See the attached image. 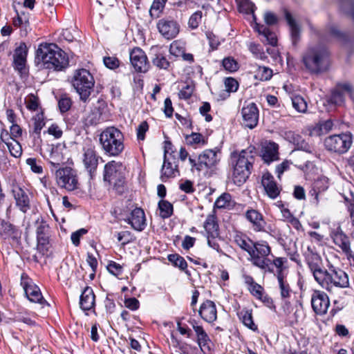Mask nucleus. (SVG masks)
Listing matches in <instances>:
<instances>
[{
	"label": "nucleus",
	"mask_w": 354,
	"mask_h": 354,
	"mask_svg": "<svg viewBox=\"0 0 354 354\" xmlns=\"http://www.w3.org/2000/svg\"><path fill=\"white\" fill-rule=\"evenodd\" d=\"M196 342L200 347L201 351L204 354H212L213 350V343L209 335L203 329L196 334Z\"/></svg>",
	"instance_id": "obj_35"
},
{
	"label": "nucleus",
	"mask_w": 354,
	"mask_h": 354,
	"mask_svg": "<svg viewBox=\"0 0 354 354\" xmlns=\"http://www.w3.org/2000/svg\"><path fill=\"white\" fill-rule=\"evenodd\" d=\"M130 62L136 71L145 73L148 71L147 57L140 48H135L131 51Z\"/></svg>",
	"instance_id": "obj_23"
},
{
	"label": "nucleus",
	"mask_w": 354,
	"mask_h": 354,
	"mask_svg": "<svg viewBox=\"0 0 354 354\" xmlns=\"http://www.w3.org/2000/svg\"><path fill=\"white\" fill-rule=\"evenodd\" d=\"M167 259L175 267L179 268L181 270L185 271L187 274L190 275L189 272L186 270L187 263L183 257L178 254H171L168 255Z\"/></svg>",
	"instance_id": "obj_46"
},
{
	"label": "nucleus",
	"mask_w": 354,
	"mask_h": 354,
	"mask_svg": "<svg viewBox=\"0 0 354 354\" xmlns=\"http://www.w3.org/2000/svg\"><path fill=\"white\" fill-rule=\"evenodd\" d=\"M243 324L253 331L258 330L257 326L253 321L252 310H242L239 314Z\"/></svg>",
	"instance_id": "obj_43"
},
{
	"label": "nucleus",
	"mask_w": 354,
	"mask_h": 354,
	"mask_svg": "<svg viewBox=\"0 0 354 354\" xmlns=\"http://www.w3.org/2000/svg\"><path fill=\"white\" fill-rule=\"evenodd\" d=\"M165 7V3L158 0H153V2L149 10V15L153 19L158 18L162 12Z\"/></svg>",
	"instance_id": "obj_49"
},
{
	"label": "nucleus",
	"mask_w": 354,
	"mask_h": 354,
	"mask_svg": "<svg viewBox=\"0 0 354 354\" xmlns=\"http://www.w3.org/2000/svg\"><path fill=\"white\" fill-rule=\"evenodd\" d=\"M218 151L217 148L205 149L198 156L197 158L189 157V162L192 167L191 170L206 174L209 170L214 169L220 160L217 154Z\"/></svg>",
	"instance_id": "obj_8"
},
{
	"label": "nucleus",
	"mask_w": 354,
	"mask_h": 354,
	"mask_svg": "<svg viewBox=\"0 0 354 354\" xmlns=\"http://www.w3.org/2000/svg\"><path fill=\"white\" fill-rule=\"evenodd\" d=\"M245 218L252 224V227L255 232L265 231L266 222L263 216L257 210L254 209H248L245 214Z\"/></svg>",
	"instance_id": "obj_31"
},
{
	"label": "nucleus",
	"mask_w": 354,
	"mask_h": 354,
	"mask_svg": "<svg viewBox=\"0 0 354 354\" xmlns=\"http://www.w3.org/2000/svg\"><path fill=\"white\" fill-rule=\"evenodd\" d=\"M99 156L95 147L88 146L83 148L82 162L85 169L88 172L91 178H93L98 165Z\"/></svg>",
	"instance_id": "obj_18"
},
{
	"label": "nucleus",
	"mask_w": 354,
	"mask_h": 354,
	"mask_svg": "<svg viewBox=\"0 0 354 354\" xmlns=\"http://www.w3.org/2000/svg\"><path fill=\"white\" fill-rule=\"evenodd\" d=\"M26 163L30 167L32 172L35 174H41L43 172L42 166L35 158H28L26 160Z\"/></svg>",
	"instance_id": "obj_60"
},
{
	"label": "nucleus",
	"mask_w": 354,
	"mask_h": 354,
	"mask_svg": "<svg viewBox=\"0 0 354 354\" xmlns=\"http://www.w3.org/2000/svg\"><path fill=\"white\" fill-rule=\"evenodd\" d=\"M315 281L329 292H333L335 288H348L350 285L347 273L330 262H328L326 268Z\"/></svg>",
	"instance_id": "obj_3"
},
{
	"label": "nucleus",
	"mask_w": 354,
	"mask_h": 354,
	"mask_svg": "<svg viewBox=\"0 0 354 354\" xmlns=\"http://www.w3.org/2000/svg\"><path fill=\"white\" fill-rule=\"evenodd\" d=\"M234 241L241 249L246 252L248 254L250 253L252 246L254 243L249 237L243 234H236L234 236Z\"/></svg>",
	"instance_id": "obj_41"
},
{
	"label": "nucleus",
	"mask_w": 354,
	"mask_h": 354,
	"mask_svg": "<svg viewBox=\"0 0 354 354\" xmlns=\"http://www.w3.org/2000/svg\"><path fill=\"white\" fill-rule=\"evenodd\" d=\"M303 257L314 279H315L326 268L324 266L322 257L310 246H308L306 250L303 252Z\"/></svg>",
	"instance_id": "obj_13"
},
{
	"label": "nucleus",
	"mask_w": 354,
	"mask_h": 354,
	"mask_svg": "<svg viewBox=\"0 0 354 354\" xmlns=\"http://www.w3.org/2000/svg\"><path fill=\"white\" fill-rule=\"evenodd\" d=\"M204 228L207 234L210 235L212 238H216L218 236V225L214 215L209 214L207 216L204 223Z\"/></svg>",
	"instance_id": "obj_39"
},
{
	"label": "nucleus",
	"mask_w": 354,
	"mask_h": 354,
	"mask_svg": "<svg viewBox=\"0 0 354 354\" xmlns=\"http://www.w3.org/2000/svg\"><path fill=\"white\" fill-rule=\"evenodd\" d=\"M222 65L224 68L230 72H235L239 69V64L234 58L232 57H227L223 59Z\"/></svg>",
	"instance_id": "obj_53"
},
{
	"label": "nucleus",
	"mask_w": 354,
	"mask_h": 354,
	"mask_svg": "<svg viewBox=\"0 0 354 354\" xmlns=\"http://www.w3.org/2000/svg\"><path fill=\"white\" fill-rule=\"evenodd\" d=\"M22 232L19 227L10 222L0 219V237L4 240H12L19 243L21 238Z\"/></svg>",
	"instance_id": "obj_22"
},
{
	"label": "nucleus",
	"mask_w": 354,
	"mask_h": 354,
	"mask_svg": "<svg viewBox=\"0 0 354 354\" xmlns=\"http://www.w3.org/2000/svg\"><path fill=\"white\" fill-rule=\"evenodd\" d=\"M37 59L45 68L61 71L68 66L66 53L55 44H41L36 51Z\"/></svg>",
	"instance_id": "obj_1"
},
{
	"label": "nucleus",
	"mask_w": 354,
	"mask_h": 354,
	"mask_svg": "<svg viewBox=\"0 0 354 354\" xmlns=\"http://www.w3.org/2000/svg\"><path fill=\"white\" fill-rule=\"evenodd\" d=\"M124 221L130 224L133 229L138 232L144 230L147 225L145 212L140 207L133 209L129 217Z\"/></svg>",
	"instance_id": "obj_28"
},
{
	"label": "nucleus",
	"mask_w": 354,
	"mask_h": 354,
	"mask_svg": "<svg viewBox=\"0 0 354 354\" xmlns=\"http://www.w3.org/2000/svg\"><path fill=\"white\" fill-rule=\"evenodd\" d=\"M271 248L266 241L254 242L249 254L250 261L253 266L261 269L264 273H274L272 260L269 258Z\"/></svg>",
	"instance_id": "obj_6"
},
{
	"label": "nucleus",
	"mask_w": 354,
	"mask_h": 354,
	"mask_svg": "<svg viewBox=\"0 0 354 354\" xmlns=\"http://www.w3.org/2000/svg\"><path fill=\"white\" fill-rule=\"evenodd\" d=\"M151 51L152 53L151 60L153 66L159 70L169 71L172 64L165 53L158 47H152Z\"/></svg>",
	"instance_id": "obj_29"
},
{
	"label": "nucleus",
	"mask_w": 354,
	"mask_h": 354,
	"mask_svg": "<svg viewBox=\"0 0 354 354\" xmlns=\"http://www.w3.org/2000/svg\"><path fill=\"white\" fill-rule=\"evenodd\" d=\"M107 270L115 276L120 275L123 271L122 266L113 261H110L108 264Z\"/></svg>",
	"instance_id": "obj_63"
},
{
	"label": "nucleus",
	"mask_w": 354,
	"mask_h": 354,
	"mask_svg": "<svg viewBox=\"0 0 354 354\" xmlns=\"http://www.w3.org/2000/svg\"><path fill=\"white\" fill-rule=\"evenodd\" d=\"M257 30L260 35H262L266 39V41L269 44L273 46L277 45V36L268 27L265 25L257 24Z\"/></svg>",
	"instance_id": "obj_42"
},
{
	"label": "nucleus",
	"mask_w": 354,
	"mask_h": 354,
	"mask_svg": "<svg viewBox=\"0 0 354 354\" xmlns=\"http://www.w3.org/2000/svg\"><path fill=\"white\" fill-rule=\"evenodd\" d=\"M292 106L299 113H305L307 110V103L300 95H296L292 98Z\"/></svg>",
	"instance_id": "obj_52"
},
{
	"label": "nucleus",
	"mask_w": 354,
	"mask_h": 354,
	"mask_svg": "<svg viewBox=\"0 0 354 354\" xmlns=\"http://www.w3.org/2000/svg\"><path fill=\"white\" fill-rule=\"evenodd\" d=\"M353 142L351 133L335 134L325 138L324 144L328 151L342 154L348 151Z\"/></svg>",
	"instance_id": "obj_11"
},
{
	"label": "nucleus",
	"mask_w": 354,
	"mask_h": 354,
	"mask_svg": "<svg viewBox=\"0 0 354 354\" xmlns=\"http://www.w3.org/2000/svg\"><path fill=\"white\" fill-rule=\"evenodd\" d=\"M34 125H33V131L31 133V136H33L35 140V145H39L41 142V131L45 126L44 117L42 113L37 114L34 118Z\"/></svg>",
	"instance_id": "obj_36"
},
{
	"label": "nucleus",
	"mask_w": 354,
	"mask_h": 354,
	"mask_svg": "<svg viewBox=\"0 0 354 354\" xmlns=\"http://www.w3.org/2000/svg\"><path fill=\"white\" fill-rule=\"evenodd\" d=\"M28 49L25 43H20L13 53V61L12 66L15 71L21 77H26L28 74V67L27 66Z\"/></svg>",
	"instance_id": "obj_14"
},
{
	"label": "nucleus",
	"mask_w": 354,
	"mask_h": 354,
	"mask_svg": "<svg viewBox=\"0 0 354 354\" xmlns=\"http://www.w3.org/2000/svg\"><path fill=\"white\" fill-rule=\"evenodd\" d=\"M330 237L333 240V243L337 246L344 254H350V251L351 250L350 239L348 235L344 232L339 225H338L337 227L330 230Z\"/></svg>",
	"instance_id": "obj_19"
},
{
	"label": "nucleus",
	"mask_w": 354,
	"mask_h": 354,
	"mask_svg": "<svg viewBox=\"0 0 354 354\" xmlns=\"http://www.w3.org/2000/svg\"><path fill=\"white\" fill-rule=\"evenodd\" d=\"M12 192L15 201L16 206L24 213L30 209V199L28 192L19 185H13Z\"/></svg>",
	"instance_id": "obj_25"
},
{
	"label": "nucleus",
	"mask_w": 354,
	"mask_h": 354,
	"mask_svg": "<svg viewBox=\"0 0 354 354\" xmlns=\"http://www.w3.org/2000/svg\"><path fill=\"white\" fill-rule=\"evenodd\" d=\"M199 316L205 322L212 324L217 319V309L214 301L207 299L201 304L198 310Z\"/></svg>",
	"instance_id": "obj_27"
},
{
	"label": "nucleus",
	"mask_w": 354,
	"mask_h": 354,
	"mask_svg": "<svg viewBox=\"0 0 354 354\" xmlns=\"http://www.w3.org/2000/svg\"><path fill=\"white\" fill-rule=\"evenodd\" d=\"M286 19L290 26V34L294 44L299 39L300 29L291 14L286 11L285 13Z\"/></svg>",
	"instance_id": "obj_45"
},
{
	"label": "nucleus",
	"mask_w": 354,
	"mask_h": 354,
	"mask_svg": "<svg viewBox=\"0 0 354 354\" xmlns=\"http://www.w3.org/2000/svg\"><path fill=\"white\" fill-rule=\"evenodd\" d=\"M158 209L160 211V216L162 218H169L174 212L173 205L166 200H160L159 201Z\"/></svg>",
	"instance_id": "obj_47"
},
{
	"label": "nucleus",
	"mask_w": 354,
	"mask_h": 354,
	"mask_svg": "<svg viewBox=\"0 0 354 354\" xmlns=\"http://www.w3.org/2000/svg\"><path fill=\"white\" fill-rule=\"evenodd\" d=\"M234 202L229 193H223L215 201L214 206L218 209H230L233 207Z\"/></svg>",
	"instance_id": "obj_44"
},
{
	"label": "nucleus",
	"mask_w": 354,
	"mask_h": 354,
	"mask_svg": "<svg viewBox=\"0 0 354 354\" xmlns=\"http://www.w3.org/2000/svg\"><path fill=\"white\" fill-rule=\"evenodd\" d=\"M104 64L106 66V67L113 70L119 67L120 61L115 57H104Z\"/></svg>",
	"instance_id": "obj_64"
},
{
	"label": "nucleus",
	"mask_w": 354,
	"mask_h": 354,
	"mask_svg": "<svg viewBox=\"0 0 354 354\" xmlns=\"http://www.w3.org/2000/svg\"><path fill=\"white\" fill-rule=\"evenodd\" d=\"M49 148L50 163L56 167L64 163L65 158L63 151L66 150L65 145L62 143H57V145H52Z\"/></svg>",
	"instance_id": "obj_33"
},
{
	"label": "nucleus",
	"mask_w": 354,
	"mask_h": 354,
	"mask_svg": "<svg viewBox=\"0 0 354 354\" xmlns=\"http://www.w3.org/2000/svg\"><path fill=\"white\" fill-rule=\"evenodd\" d=\"M203 13L201 10H198L193 13L189 19V26L192 29H196L198 27L202 20Z\"/></svg>",
	"instance_id": "obj_56"
},
{
	"label": "nucleus",
	"mask_w": 354,
	"mask_h": 354,
	"mask_svg": "<svg viewBox=\"0 0 354 354\" xmlns=\"http://www.w3.org/2000/svg\"><path fill=\"white\" fill-rule=\"evenodd\" d=\"M49 225L41 221L37 228V240L38 245L46 246L49 243Z\"/></svg>",
	"instance_id": "obj_37"
},
{
	"label": "nucleus",
	"mask_w": 354,
	"mask_h": 354,
	"mask_svg": "<svg viewBox=\"0 0 354 354\" xmlns=\"http://www.w3.org/2000/svg\"><path fill=\"white\" fill-rule=\"evenodd\" d=\"M273 257V266L276 268L277 270L274 276L277 278L278 287L280 292V296L282 299L286 300L291 297L292 290L287 279L288 272L286 271V266L285 264L288 262L286 257Z\"/></svg>",
	"instance_id": "obj_9"
},
{
	"label": "nucleus",
	"mask_w": 354,
	"mask_h": 354,
	"mask_svg": "<svg viewBox=\"0 0 354 354\" xmlns=\"http://www.w3.org/2000/svg\"><path fill=\"white\" fill-rule=\"evenodd\" d=\"M302 62L310 73L319 75L329 68V53L324 47L309 48L303 55Z\"/></svg>",
	"instance_id": "obj_4"
},
{
	"label": "nucleus",
	"mask_w": 354,
	"mask_h": 354,
	"mask_svg": "<svg viewBox=\"0 0 354 354\" xmlns=\"http://www.w3.org/2000/svg\"><path fill=\"white\" fill-rule=\"evenodd\" d=\"M283 138L290 143L293 144L297 149L311 153L314 149L299 133L293 131H286L283 133Z\"/></svg>",
	"instance_id": "obj_30"
},
{
	"label": "nucleus",
	"mask_w": 354,
	"mask_h": 354,
	"mask_svg": "<svg viewBox=\"0 0 354 354\" xmlns=\"http://www.w3.org/2000/svg\"><path fill=\"white\" fill-rule=\"evenodd\" d=\"M249 50L256 57V58L261 60L267 59V55L261 45L255 43H250L249 45Z\"/></svg>",
	"instance_id": "obj_54"
},
{
	"label": "nucleus",
	"mask_w": 354,
	"mask_h": 354,
	"mask_svg": "<svg viewBox=\"0 0 354 354\" xmlns=\"http://www.w3.org/2000/svg\"><path fill=\"white\" fill-rule=\"evenodd\" d=\"M329 187V180L326 176H320L315 180L313 185V189L310 191L312 195H315L317 203H319L318 196L320 193L325 192Z\"/></svg>",
	"instance_id": "obj_38"
},
{
	"label": "nucleus",
	"mask_w": 354,
	"mask_h": 354,
	"mask_svg": "<svg viewBox=\"0 0 354 354\" xmlns=\"http://www.w3.org/2000/svg\"><path fill=\"white\" fill-rule=\"evenodd\" d=\"M261 184L266 194L271 199H275L279 196L281 188L277 183L273 176L269 172L263 174Z\"/></svg>",
	"instance_id": "obj_26"
},
{
	"label": "nucleus",
	"mask_w": 354,
	"mask_h": 354,
	"mask_svg": "<svg viewBox=\"0 0 354 354\" xmlns=\"http://www.w3.org/2000/svg\"><path fill=\"white\" fill-rule=\"evenodd\" d=\"M243 125L249 129H254L259 121V109L254 102L250 103L241 109Z\"/></svg>",
	"instance_id": "obj_21"
},
{
	"label": "nucleus",
	"mask_w": 354,
	"mask_h": 354,
	"mask_svg": "<svg viewBox=\"0 0 354 354\" xmlns=\"http://www.w3.org/2000/svg\"><path fill=\"white\" fill-rule=\"evenodd\" d=\"M261 157L264 162L270 164L279 160V145L274 142L266 143L261 149Z\"/></svg>",
	"instance_id": "obj_32"
},
{
	"label": "nucleus",
	"mask_w": 354,
	"mask_h": 354,
	"mask_svg": "<svg viewBox=\"0 0 354 354\" xmlns=\"http://www.w3.org/2000/svg\"><path fill=\"white\" fill-rule=\"evenodd\" d=\"M157 28L167 39H172L176 37L180 30L178 24L176 21L169 19H160L157 24Z\"/></svg>",
	"instance_id": "obj_20"
},
{
	"label": "nucleus",
	"mask_w": 354,
	"mask_h": 354,
	"mask_svg": "<svg viewBox=\"0 0 354 354\" xmlns=\"http://www.w3.org/2000/svg\"><path fill=\"white\" fill-rule=\"evenodd\" d=\"M56 180L59 186L68 191H73L78 187L76 171L69 167L58 169L55 172Z\"/></svg>",
	"instance_id": "obj_12"
},
{
	"label": "nucleus",
	"mask_w": 354,
	"mask_h": 354,
	"mask_svg": "<svg viewBox=\"0 0 354 354\" xmlns=\"http://www.w3.org/2000/svg\"><path fill=\"white\" fill-rule=\"evenodd\" d=\"M72 106V100L67 94H62L58 100V106L61 113L67 112Z\"/></svg>",
	"instance_id": "obj_50"
},
{
	"label": "nucleus",
	"mask_w": 354,
	"mask_h": 354,
	"mask_svg": "<svg viewBox=\"0 0 354 354\" xmlns=\"http://www.w3.org/2000/svg\"><path fill=\"white\" fill-rule=\"evenodd\" d=\"M185 48L178 41H173L169 46V53L175 57H180L183 54Z\"/></svg>",
	"instance_id": "obj_57"
},
{
	"label": "nucleus",
	"mask_w": 354,
	"mask_h": 354,
	"mask_svg": "<svg viewBox=\"0 0 354 354\" xmlns=\"http://www.w3.org/2000/svg\"><path fill=\"white\" fill-rule=\"evenodd\" d=\"M239 6V10L245 14L254 12L255 6L250 0H236Z\"/></svg>",
	"instance_id": "obj_51"
},
{
	"label": "nucleus",
	"mask_w": 354,
	"mask_h": 354,
	"mask_svg": "<svg viewBox=\"0 0 354 354\" xmlns=\"http://www.w3.org/2000/svg\"><path fill=\"white\" fill-rule=\"evenodd\" d=\"M185 139L186 144L194 148L205 146L207 143V139L199 133H192L189 135H186Z\"/></svg>",
	"instance_id": "obj_40"
},
{
	"label": "nucleus",
	"mask_w": 354,
	"mask_h": 354,
	"mask_svg": "<svg viewBox=\"0 0 354 354\" xmlns=\"http://www.w3.org/2000/svg\"><path fill=\"white\" fill-rule=\"evenodd\" d=\"M21 284L23 286L27 298L34 303L44 305L46 301L44 299L39 288L34 284L26 274L21 276Z\"/></svg>",
	"instance_id": "obj_15"
},
{
	"label": "nucleus",
	"mask_w": 354,
	"mask_h": 354,
	"mask_svg": "<svg viewBox=\"0 0 354 354\" xmlns=\"http://www.w3.org/2000/svg\"><path fill=\"white\" fill-rule=\"evenodd\" d=\"M149 130V124L146 121L142 122L137 128V138L138 140L145 139V133Z\"/></svg>",
	"instance_id": "obj_62"
},
{
	"label": "nucleus",
	"mask_w": 354,
	"mask_h": 354,
	"mask_svg": "<svg viewBox=\"0 0 354 354\" xmlns=\"http://www.w3.org/2000/svg\"><path fill=\"white\" fill-rule=\"evenodd\" d=\"M95 295L92 288L86 286L80 295V305L84 311L91 310L95 306Z\"/></svg>",
	"instance_id": "obj_34"
},
{
	"label": "nucleus",
	"mask_w": 354,
	"mask_h": 354,
	"mask_svg": "<svg viewBox=\"0 0 354 354\" xmlns=\"http://www.w3.org/2000/svg\"><path fill=\"white\" fill-rule=\"evenodd\" d=\"M272 70L268 67L259 66L258 68V75L261 81H267L272 77Z\"/></svg>",
	"instance_id": "obj_59"
},
{
	"label": "nucleus",
	"mask_w": 354,
	"mask_h": 354,
	"mask_svg": "<svg viewBox=\"0 0 354 354\" xmlns=\"http://www.w3.org/2000/svg\"><path fill=\"white\" fill-rule=\"evenodd\" d=\"M100 143L106 155L118 156L124 150V136L114 127L106 128L100 135Z\"/></svg>",
	"instance_id": "obj_5"
},
{
	"label": "nucleus",
	"mask_w": 354,
	"mask_h": 354,
	"mask_svg": "<svg viewBox=\"0 0 354 354\" xmlns=\"http://www.w3.org/2000/svg\"><path fill=\"white\" fill-rule=\"evenodd\" d=\"M225 89L227 92H236L239 88V82L233 77H227L224 81Z\"/></svg>",
	"instance_id": "obj_58"
},
{
	"label": "nucleus",
	"mask_w": 354,
	"mask_h": 354,
	"mask_svg": "<svg viewBox=\"0 0 354 354\" xmlns=\"http://www.w3.org/2000/svg\"><path fill=\"white\" fill-rule=\"evenodd\" d=\"M6 146L8 147L11 156L15 158H19L21 156L22 153V149L18 141L12 140V142L7 143Z\"/></svg>",
	"instance_id": "obj_55"
},
{
	"label": "nucleus",
	"mask_w": 354,
	"mask_h": 354,
	"mask_svg": "<svg viewBox=\"0 0 354 354\" xmlns=\"http://www.w3.org/2000/svg\"><path fill=\"white\" fill-rule=\"evenodd\" d=\"M334 124L332 120H326L320 122L314 129V131L319 135L328 133L333 128Z\"/></svg>",
	"instance_id": "obj_48"
},
{
	"label": "nucleus",
	"mask_w": 354,
	"mask_h": 354,
	"mask_svg": "<svg viewBox=\"0 0 354 354\" xmlns=\"http://www.w3.org/2000/svg\"><path fill=\"white\" fill-rule=\"evenodd\" d=\"M310 301L313 311L319 315H325L330 306L329 297L328 295L322 290H314Z\"/></svg>",
	"instance_id": "obj_17"
},
{
	"label": "nucleus",
	"mask_w": 354,
	"mask_h": 354,
	"mask_svg": "<svg viewBox=\"0 0 354 354\" xmlns=\"http://www.w3.org/2000/svg\"><path fill=\"white\" fill-rule=\"evenodd\" d=\"M207 38L209 41V44L212 50H216L221 44L218 37L212 32H206Z\"/></svg>",
	"instance_id": "obj_61"
},
{
	"label": "nucleus",
	"mask_w": 354,
	"mask_h": 354,
	"mask_svg": "<svg viewBox=\"0 0 354 354\" xmlns=\"http://www.w3.org/2000/svg\"><path fill=\"white\" fill-rule=\"evenodd\" d=\"M71 83L79 94L80 100L86 102L93 91L95 85L94 78L90 71L85 68L75 70Z\"/></svg>",
	"instance_id": "obj_7"
},
{
	"label": "nucleus",
	"mask_w": 354,
	"mask_h": 354,
	"mask_svg": "<svg viewBox=\"0 0 354 354\" xmlns=\"http://www.w3.org/2000/svg\"><path fill=\"white\" fill-rule=\"evenodd\" d=\"M353 97V87L349 83L337 84L332 91L329 102L337 106H341L344 102L345 95Z\"/></svg>",
	"instance_id": "obj_24"
},
{
	"label": "nucleus",
	"mask_w": 354,
	"mask_h": 354,
	"mask_svg": "<svg viewBox=\"0 0 354 354\" xmlns=\"http://www.w3.org/2000/svg\"><path fill=\"white\" fill-rule=\"evenodd\" d=\"M254 156L252 151L243 149L233 151L230 155V165L232 168V179L238 186L246 182L253 170Z\"/></svg>",
	"instance_id": "obj_2"
},
{
	"label": "nucleus",
	"mask_w": 354,
	"mask_h": 354,
	"mask_svg": "<svg viewBox=\"0 0 354 354\" xmlns=\"http://www.w3.org/2000/svg\"><path fill=\"white\" fill-rule=\"evenodd\" d=\"M180 175L178 159L175 155L169 154V157L164 156L163 164L160 170V180L167 182L169 178H174Z\"/></svg>",
	"instance_id": "obj_16"
},
{
	"label": "nucleus",
	"mask_w": 354,
	"mask_h": 354,
	"mask_svg": "<svg viewBox=\"0 0 354 354\" xmlns=\"http://www.w3.org/2000/svg\"><path fill=\"white\" fill-rule=\"evenodd\" d=\"M122 165L115 160L110 161L104 165V180L113 185L115 191L120 194L124 192L125 178L122 173Z\"/></svg>",
	"instance_id": "obj_10"
}]
</instances>
